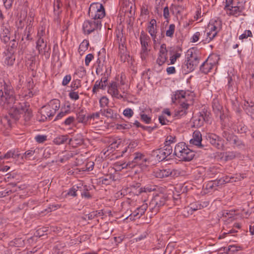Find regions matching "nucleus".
Returning a JSON list of instances; mask_svg holds the SVG:
<instances>
[{
  "label": "nucleus",
  "instance_id": "f257e3e1",
  "mask_svg": "<svg viewBox=\"0 0 254 254\" xmlns=\"http://www.w3.org/2000/svg\"><path fill=\"white\" fill-rule=\"evenodd\" d=\"M21 114H24L26 122L30 121L32 117V112L29 109V106L24 102H21L18 107L12 109L8 115L3 117L0 120V124L5 130H9L12 124L19 119Z\"/></svg>",
  "mask_w": 254,
  "mask_h": 254
},
{
  "label": "nucleus",
  "instance_id": "f03ea898",
  "mask_svg": "<svg viewBox=\"0 0 254 254\" xmlns=\"http://www.w3.org/2000/svg\"><path fill=\"white\" fill-rule=\"evenodd\" d=\"M128 86L123 80V76L121 75L120 83L112 82L108 87V93L111 95H122L127 94Z\"/></svg>",
  "mask_w": 254,
  "mask_h": 254
},
{
  "label": "nucleus",
  "instance_id": "7ed1b4c3",
  "mask_svg": "<svg viewBox=\"0 0 254 254\" xmlns=\"http://www.w3.org/2000/svg\"><path fill=\"white\" fill-rule=\"evenodd\" d=\"M222 137L226 141L232 145L234 147H237L240 149L246 148V144L236 135L232 131L230 130H224L222 133Z\"/></svg>",
  "mask_w": 254,
  "mask_h": 254
},
{
  "label": "nucleus",
  "instance_id": "20e7f679",
  "mask_svg": "<svg viewBox=\"0 0 254 254\" xmlns=\"http://www.w3.org/2000/svg\"><path fill=\"white\" fill-rule=\"evenodd\" d=\"M167 198L166 194L164 193H160L154 196L149 206V209L152 213V215H155L157 213L160 208L165 205Z\"/></svg>",
  "mask_w": 254,
  "mask_h": 254
},
{
  "label": "nucleus",
  "instance_id": "39448f33",
  "mask_svg": "<svg viewBox=\"0 0 254 254\" xmlns=\"http://www.w3.org/2000/svg\"><path fill=\"white\" fill-rule=\"evenodd\" d=\"M88 15L90 18L99 20L103 18L106 15L105 9L102 4L99 2L92 3L89 8Z\"/></svg>",
  "mask_w": 254,
  "mask_h": 254
},
{
  "label": "nucleus",
  "instance_id": "423d86ee",
  "mask_svg": "<svg viewBox=\"0 0 254 254\" xmlns=\"http://www.w3.org/2000/svg\"><path fill=\"white\" fill-rule=\"evenodd\" d=\"M101 26V21L91 18L90 20H85L84 22L82 28L84 33L89 35L94 31L100 29Z\"/></svg>",
  "mask_w": 254,
  "mask_h": 254
},
{
  "label": "nucleus",
  "instance_id": "0eeeda50",
  "mask_svg": "<svg viewBox=\"0 0 254 254\" xmlns=\"http://www.w3.org/2000/svg\"><path fill=\"white\" fill-rule=\"evenodd\" d=\"M15 97V96H0V105L3 108L9 110L8 113L12 109L18 107L21 103Z\"/></svg>",
  "mask_w": 254,
  "mask_h": 254
},
{
  "label": "nucleus",
  "instance_id": "6e6552de",
  "mask_svg": "<svg viewBox=\"0 0 254 254\" xmlns=\"http://www.w3.org/2000/svg\"><path fill=\"white\" fill-rule=\"evenodd\" d=\"M206 139L214 147L220 150H224L225 148L224 139L215 133H207Z\"/></svg>",
  "mask_w": 254,
  "mask_h": 254
},
{
  "label": "nucleus",
  "instance_id": "1a4fd4ad",
  "mask_svg": "<svg viewBox=\"0 0 254 254\" xmlns=\"http://www.w3.org/2000/svg\"><path fill=\"white\" fill-rule=\"evenodd\" d=\"M154 173L156 177L163 178L168 177H178L181 174V171L178 169L167 167L162 169L157 170L154 172Z\"/></svg>",
  "mask_w": 254,
  "mask_h": 254
},
{
  "label": "nucleus",
  "instance_id": "9d476101",
  "mask_svg": "<svg viewBox=\"0 0 254 254\" xmlns=\"http://www.w3.org/2000/svg\"><path fill=\"white\" fill-rule=\"evenodd\" d=\"M217 57L215 55L209 56L200 67V71L204 74H207L216 66Z\"/></svg>",
  "mask_w": 254,
  "mask_h": 254
},
{
  "label": "nucleus",
  "instance_id": "9b49d317",
  "mask_svg": "<svg viewBox=\"0 0 254 254\" xmlns=\"http://www.w3.org/2000/svg\"><path fill=\"white\" fill-rule=\"evenodd\" d=\"M36 49L38 50L39 54L45 56L46 58L50 57L51 48L47 46V42L44 39L37 40Z\"/></svg>",
  "mask_w": 254,
  "mask_h": 254
},
{
  "label": "nucleus",
  "instance_id": "f8f14e48",
  "mask_svg": "<svg viewBox=\"0 0 254 254\" xmlns=\"http://www.w3.org/2000/svg\"><path fill=\"white\" fill-rule=\"evenodd\" d=\"M202 135L200 131L195 130L193 132L192 138L190 141V144L197 146L198 148H202L204 150L207 149L208 147L207 145L202 143Z\"/></svg>",
  "mask_w": 254,
  "mask_h": 254
},
{
  "label": "nucleus",
  "instance_id": "ddd939ff",
  "mask_svg": "<svg viewBox=\"0 0 254 254\" xmlns=\"http://www.w3.org/2000/svg\"><path fill=\"white\" fill-rule=\"evenodd\" d=\"M146 159L144 158V155L140 153L136 152L133 154V159L131 162H128L125 166L123 164L122 168H133L137 165H141L143 162L146 161Z\"/></svg>",
  "mask_w": 254,
  "mask_h": 254
},
{
  "label": "nucleus",
  "instance_id": "4468645a",
  "mask_svg": "<svg viewBox=\"0 0 254 254\" xmlns=\"http://www.w3.org/2000/svg\"><path fill=\"white\" fill-rule=\"evenodd\" d=\"M168 50L166 48V45L162 44L160 46L158 58L156 60V63L159 66H161L164 64L167 60Z\"/></svg>",
  "mask_w": 254,
  "mask_h": 254
},
{
  "label": "nucleus",
  "instance_id": "2eb2a0df",
  "mask_svg": "<svg viewBox=\"0 0 254 254\" xmlns=\"http://www.w3.org/2000/svg\"><path fill=\"white\" fill-rule=\"evenodd\" d=\"M13 89L8 81L2 80L0 82V95H12Z\"/></svg>",
  "mask_w": 254,
  "mask_h": 254
},
{
  "label": "nucleus",
  "instance_id": "dca6fc26",
  "mask_svg": "<svg viewBox=\"0 0 254 254\" xmlns=\"http://www.w3.org/2000/svg\"><path fill=\"white\" fill-rule=\"evenodd\" d=\"M51 112L52 111L50 109V107H49L47 105L43 106L39 112L41 116L39 119V121L41 122H44L47 119H49V120H52L55 114H52Z\"/></svg>",
  "mask_w": 254,
  "mask_h": 254
},
{
  "label": "nucleus",
  "instance_id": "f3484780",
  "mask_svg": "<svg viewBox=\"0 0 254 254\" xmlns=\"http://www.w3.org/2000/svg\"><path fill=\"white\" fill-rule=\"evenodd\" d=\"M199 63V59L198 58H192L188 59L186 61V63L183 65V68L187 72L192 71L198 65Z\"/></svg>",
  "mask_w": 254,
  "mask_h": 254
},
{
  "label": "nucleus",
  "instance_id": "a211bd4d",
  "mask_svg": "<svg viewBox=\"0 0 254 254\" xmlns=\"http://www.w3.org/2000/svg\"><path fill=\"white\" fill-rule=\"evenodd\" d=\"M185 148L178 157L182 161H190L193 158L195 154L194 151L189 148L187 146Z\"/></svg>",
  "mask_w": 254,
  "mask_h": 254
},
{
  "label": "nucleus",
  "instance_id": "6ab92c4d",
  "mask_svg": "<svg viewBox=\"0 0 254 254\" xmlns=\"http://www.w3.org/2000/svg\"><path fill=\"white\" fill-rule=\"evenodd\" d=\"M237 4L234 6H232L229 9L226 10L227 14L238 17L243 12L244 7L242 5H239L240 2H237Z\"/></svg>",
  "mask_w": 254,
  "mask_h": 254
},
{
  "label": "nucleus",
  "instance_id": "aec40b11",
  "mask_svg": "<svg viewBox=\"0 0 254 254\" xmlns=\"http://www.w3.org/2000/svg\"><path fill=\"white\" fill-rule=\"evenodd\" d=\"M81 85L80 80L76 79L73 80L70 85V90H68L69 92L68 95H78L81 94L82 92H80L78 89L81 87Z\"/></svg>",
  "mask_w": 254,
  "mask_h": 254
},
{
  "label": "nucleus",
  "instance_id": "412c9836",
  "mask_svg": "<svg viewBox=\"0 0 254 254\" xmlns=\"http://www.w3.org/2000/svg\"><path fill=\"white\" fill-rule=\"evenodd\" d=\"M147 30L155 43L156 42L157 34V25L156 20L155 19H152L150 20L149 24L147 27Z\"/></svg>",
  "mask_w": 254,
  "mask_h": 254
},
{
  "label": "nucleus",
  "instance_id": "4be33fe9",
  "mask_svg": "<svg viewBox=\"0 0 254 254\" xmlns=\"http://www.w3.org/2000/svg\"><path fill=\"white\" fill-rule=\"evenodd\" d=\"M83 141L84 140L82 134L78 133L73 136L72 138L69 139L68 143L72 145V146L76 147L83 144Z\"/></svg>",
  "mask_w": 254,
  "mask_h": 254
},
{
  "label": "nucleus",
  "instance_id": "5701e85b",
  "mask_svg": "<svg viewBox=\"0 0 254 254\" xmlns=\"http://www.w3.org/2000/svg\"><path fill=\"white\" fill-rule=\"evenodd\" d=\"M151 155L155 157L156 160L159 162L164 160L167 157L162 147L153 150L151 153Z\"/></svg>",
  "mask_w": 254,
  "mask_h": 254
},
{
  "label": "nucleus",
  "instance_id": "b1692460",
  "mask_svg": "<svg viewBox=\"0 0 254 254\" xmlns=\"http://www.w3.org/2000/svg\"><path fill=\"white\" fill-rule=\"evenodd\" d=\"M147 208V204L146 203L143 204L140 207L137 208L130 216L131 217L133 215V216L136 218H139L145 213Z\"/></svg>",
  "mask_w": 254,
  "mask_h": 254
},
{
  "label": "nucleus",
  "instance_id": "393cba45",
  "mask_svg": "<svg viewBox=\"0 0 254 254\" xmlns=\"http://www.w3.org/2000/svg\"><path fill=\"white\" fill-rule=\"evenodd\" d=\"M228 80L227 94L229 95H234L237 91V88L236 87L235 82L233 81L232 77L229 76Z\"/></svg>",
  "mask_w": 254,
  "mask_h": 254
},
{
  "label": "nucleus",
  "instance_id": "a878e982",
  "mask_svg": "<svg viewBox=\"0 0 254 254\" xmlns=\"http://www.w3.org/2000/svg\"><path fill=\"white\" fill-rule=\"evenodd\" d=\"M33 30V25L32 20L30 19L29 24L26 26L24 36L22 38V40H23L25 38L27 40H32V38L31 37V33Z\"/></svg>",
  "mask_w": 254,
  "mask_h": 254
},
{
  "label": "nucleus",
  "instance_id": "bb28decb",
  "mask_svg": "<svg viewBox=\"0 0 254 254\" xmlns=\"http://www.w3.org/2000/svg\"><path fill=\"white\" fill-rule=\"evenodd\" d=\"M100 113L103 116L112 120L116 119L117 117V114L110 108L101 109Z\"/></svg>",
  "mask_w": 254,
  "mask_h": 254
},
{
  "label": "nucleus",
  "instance_id": "cd10ccee",
  "mask_svg": "<svg viewBox=\"0 0 254 254\" xmlns=\"http://www.w3.org/2000/svg\"><path fill=\"white\" fill-rule=\"evenodd\" d=\"M47 106L49 107H50V109L52 111V114H55L56 111L58 110L60 107V102L58 99H52Z\"/></svg>",
  "mask_w": 254,
  "mask_h": 254
},
{
  "label": "nucleus",
  "instance_id": "c85d7f7f",
  "mask_svg": "<svg viewBox=\"0 0 254 254\" xmlns=\"http://www.w3.org/2000/svg\"><path fill=\"white\" fill-rule=\"evenodd\" d=\"M140 41L141 46V49H148V42L150 41V38L148 36L145 34L143 32L141 33L140 36Z\"/></svg>",
  "mask_w": 254,
  "mask_h": 254
},
{
  "label": "nucleus",
  "instance_id": "c756f323",
  "mask_svg": "<svg viewBox=\"0 0 254 254\" xmlns=\"http://www.w3.org/2000/svg\"><path fill=\"white\" fill-rule=\"evenodd\" d=\"M212 106L213 110L216 115H218L222 111L223 107L220 104L217 98H215L213 99Z\"/></svg>",
  "mask_w": 254,
  "mask_h": 254
},
{
  "label": "nucleus",
  "instance_id": "7c9ffc66",
  "mask_svg": "<svg viewBox=\"0 0 254 254\" xmlns=\"http://www.w3.org/2000/svg\"><path fill=\"white\" fill-rule=\"evenodd\" d=\"M123 31V30H122V31L118 30L116 32V41L119 45H126V38L124 36Z\"/></svg>",
  "mask_w": 254,
  "mask_h": 254
},
{
  "label": "nucleus",
  "instance_id": "2f4dec72",
  "mask_svg": "<svg viewBox=\"0 0 254 254\" xmlns=\"http://www.w3.org/2000/svg\"><path fill=\"white\" fill-rule=\"evenodd\" d=\"M221 21H216L215 20L213 23H212V21L211 22H210L208 25V29L209 30V31H213V32H217V33L219 32V31L220 29V24Z\"/></svg>",
  "mask_w": 254,
  "mask_h": 254
},
{
  "label": "nucleus",
  "instance_id": "473e14b6",
  "mask_svg": "<svg viewBox=\"0 0 254 254\" xmlns=\"http://www.w3.org/2000/svg\"><path fill=\"white\" fill-rule=\"evenodd\" d=\"M77 120L79 123H82L84 124H89L88 115L86 116L83 111H81L77 114Z\"/></svg>",
  "mask_w": 254,
  "mask_h": 254
},
{
  "label": "nucleus",
  "instance_id": "72a5a7b5",
  "mask_svg": "<svg viewBox=\"0 0 254 254\" xmlns=\"http://www.w3.org/2000/svg\"><path fill=\"white\" fill-rule=\"evenodd\" d=\"M242 250V247L236 245H230L225 250L226 254H235L238 252Z\"/></svg>",
  "mask_w": 254,
  "mask_h": 254
},
{
  "label": "nucleus",
  "instance_id": "f704fd0d",
  "mask_svg": "<svg viewBox=\"0 0 254 254\" xmlns=\"http://www.w3.org/2000/svg\"><path fill=\"white\" fill-rule=\"evenodd\" d=\"M35 152V150L33 148H31L30 150L26 151L22 154L21 156V159L27 160H33L35 159V157H34Z\"/></svg>",
  "mask_w": 254,
  "mask_h": 254
},
{
  "label": "nucleus",
  "instance_id": "c9c22d12",
  "mask_svg": "<svg viewBox=\"0 0 254 254\" xmlns=\"http://www.w3.org/2000/svg\"><path fill=\"white\" fill-rule=\"evenodd\" d=\"M181 109L175 112V116H182L187 114V110L188 109L189 104L186 103H183L181 105Z\"/></svg>",
  "mask_w": 254,
  "mask_h": 254
},
{
  "label": "nucleus",
  "instance_id": "e433bc0d",
  "mask_svg": "<svg viewBox=\"0 0 254 254\" xmlns=\"http://www.w3.org/2000/svg\"><path fill=\"white\" fill-rule=\"evenodd\" d=\"M100 179V183H101L102 184L108 185L115 181V177L112 174H109L106 175L104 178H102Z\"/></svg>",
  "mask_w": 254,
  "mask_h": 254
},
{
  "label": "nucleus",
  "instance_id": "4c0bfd02",
  "mask_svg": "<svg viewBox=\"0 0 254 254\" xmlns=\"http://www.w3.org/2000/svg\"><path fill=\"white\" fill-rule=\"evenodd\" d=\"M207 202H203L202 204L199 203L198 202H195L194 203H191L190 204V205L189 206L190 210H191V211H196L197 210L201 209L203 208L204 207H206L207 206L206 205Z\"/></svg>",
  "mask_w": 254,
  "mask_h": 254
},
{
  "label": "nucleus",
  "instance_id": "58836bf2",
  "mask_svg": "<svg viewBox=\"0 0 254 254\" xmlns=\"http://www.w3.org/2000/svg\"><path fill=\"white\" fill-rule=\"evenodd\" d=\"M186 146L187 145L184 142H180L178 143L175 147L174 153V155L178 157L183 149L186 148L185 147H186Z\"/></svg>",
  "mask_w": 254,
  "mask_h": 254
},
{
  "label": "nucleus",
  "instance_id": "ea45409f",
  "mask_svg": "<svg viewBox=\"0 0 254 254\" xmlns=\"http://www.w3.org/2000/svg\"><path fill=\"white\" fill-rule=\"evenodd\" d=\"M68 140V135H59L54 140V142L58 145L64 144Z\"/></svg>",
  "mask_w": 254,
  "mask_h": 254
},
{
  "label": "nucleus",
  "instance_id": "a19ab883",
  "mask_svg": "<svg viewBox=\"0 0 254 254\" xmlns=\"http://www.w3.org/2000/svg\"><path fill=\"white\" fill-rule=\"evenodd\" d=\"M127 48L126 47V45H119V56L120 57V58L122 61L126 60V55H127Z\"/></svg>",
  "mask_w": 254,
  "mask_h": 254
},
{
  "label": "nucleus",
  "instance_id": "79ce46f5",
  "mask_svg": "<svg viewBox=\"0 0 254 254\" xmlns=\"http://www.w3.org/2000/svg\"><path fill=\"white\" fill-rule=\"evenodd\" d=\"M62 6V3L60 0H55L54 4V12L55 15L59 16L62 12L60 10Z\"/></svg>",
  "mask_w": 254,
  "mask_h": 254
},
{
  "label": "nucleus",
  "instance_id": "37998d69",
  "mask_svg": "<svg viewBox=\"0 0 254 254\" xmlns=\"http://www.w3.org/2000/svg\"><path fill=\"white\" fill-rule=\"evenodd\" d=\"M175 25L171 24L169 26L168 29L166 31V36L170 38H172L175 31Z\"/></svg>",
  "mask_w": 254,
  "mask_h": 254
},
{
  "label": "nucleus",
  "instance_id": "c03bdc74",
  "mask_svg": "<svg viewBox=\"0 0 254 254\" xmlns=\"http://www.w3.org/2000/svg\"><path fill=\"white\" fill-rule=\"evenodd\" d=\"M106 86V84L103 83V81H96L93 88V92L94 94L96 93V91L99 89H104V88Z\"/></svg>",
  "mask_w": 254,
  "mask_h": 254
},
{
  "label": "nucleus",
  "instance_id": "a18cd8bd",
  "mask_svg": "<svg viewBox=\"0 0 254 254\" xmlns=\"http://www.w3.org/2000/svg\"><path fill=\"white\" fill-rule=\"evenodd\" d=\"M103 214L104 213L102 210H100L99 211H95L88 214L86 215V217H87L89 220H92L96 217H97L98 216H103Z\"/></svg>",
  "mask_w": 254,
  "mask_h": 254
},
{
  "label": "nucleus",
  "instance_id": "49530a36",
  "mask_svg": "<svg viewBox=\"0 0 254 254\" xmlns=\"http://www.w3.org/2000/svg\"><path fill=\"white\" fill-rule=\"evenodd\" d=\"M199 113L200 117L203 118L205 122H209L210 113L206 109H203Z\"/></svg>",
  "mask_w": 254,
  "mask_h": 254
},
{
  "label": "nucleus",
  "instance_id": "de8ad7c7",
  "mask_svg": "<svg viewBox=\"0 0 254 254\" xmlns=\"http://www.w3.org/2000/svg\"><path fill=\"white\" fill-rule=\"evenodd\" d=\"M89 43L88 40H84L80 44L79 47V52H84L87 50Z\"/></svg>",
  "mask_w": 254,
  "mask_h": 254
},
{
  "label": "nucleus",
  "instance_id": "09e8293b",
  "mask_svg": "<svg viewBox=\"0 0 254 254\" xmlns=\"http://www.w3.org/2000/svg\"><path fill=\"white\" fill-rule=\"evenodd\" d=\"M162 148L167 157L171 154L173 152V148L169 143L165 144Z\"/></svg>",
  "mask_w": 254,
  "mask_h": 254
},
{
  "label": "nucleus",
  "instance_id": "8fccbe9b",
  "mask_svg": "<svg viewBox=\"0 0 254 254\" xmlns=\"http://www.w3.org/2000/svg\"><path fill=\"white\" fill-rule=\"evenodd\" d=\"M19 156V154H16L14 152L8 151L3 156H0V158L1 159L3 158L8 159L11 157L13 158H16L18 157Z\"/></svg>",
  "mask_w": 254,
  "mask_h": 254
},
{
  "label": "nucleus",
  "instance_id": "3c124183",
  "mask_svg": "<svg viewBox=\"0 0 254 254\" xmlns=\"http://www.w3.org/2000/svg\"><path fill=\"white\" fill-rule=\"evenodd\" d=\"M217 32L209 31L207 33V37L205 40V42L209 43L212 40L214 37L217 35Z\"/></svg>",
  "mask_w": 254,
  "mask_h": 254
},
{
  "label": "nucleus",
  "instance_id": "603ef678",
  "mask_svg": "<svg viewBox=\"0 0 254 254\" xmlns=\"http://www.w3.org/2000/svg\"><path fill=\"white\" fill-rule=\"evenodd\" d=\"M100 104L101 108H104L105 107H108L109 99L107 96H102L100 99Z\"/></svg>",
  "mask_w": 254,
  "mask_h": 254
},
{
  "label": "nucleus",
  "instance_id": "864d4df0",
  "mask_svg": "<svg viewBox=\"0 0 254 254\" xmlns=\"http://www.w3.org/2000/svg\"><path fill=\"white\" fill-rule=\"evenodd\" d=\"M97 64H98L97 67L96 68V73L97 74H102V72L103 70V64H101V60L100 58H98L97 60Z\"/></svg>",
  "mask_w": 254,
  "mask_h": 254
},
{
  "label": "nucleus",
  "instance_id": "5fc2aeb1",
  "mask_svg": "<svg viewBox=\"0 0 254 254\" xmlns=\"http://www.w3.org/2000/svg\"><path fill=\"white\" fill-rule=\"evenodd\" d=\"M112 232V230H109V229H105V231L103 232L101 234L102 238L105 240L108 239L110 238Z\"/></svg>",
  "mask_w": 254,
  "mask_h": 254
},
{
  "label": "nucleus",
  "instance_id": "6e6d98bb",
  "mask_svg": "<svg viewBox=\"0 0 254 254\" xmlns=\"http://www.w3.org/2000/svg\"><path fill=\"white\" fill-rule=\"evenodd\" d=\"M249 37H252V33L250 30H246L243 34H241L239 36V39L243 40L244 39L247 38Z\"/></svg>",
  "mask_w": 254,
  "mask_h": 254
},
{
  "label": "nucleus",
  "instance_id": "4d7b16f0",
  "mask_svg": "<svg viewBox=\"0 0 254 254\" xmlns=\"http://www.w3.org/2000/svg\"><path fill=\"white\" fill-rule=\"evenodd\" d=\"M101 114L100 111L99 112H97L95 113H93L92 115H88V119L89 121V124H90L92 121H94L95 119H99L100 117V114Z\"/></svg>",
  "mask_w": 254,
  "mask_h": 254
},
{
  "label": "nucleus",
  "instance_id": "13d9d810",
  "mask_svg": "<svg viewBox=\"0 0 254 254\" xmlns=\"http://www.w3.org/2000/svg\"><path fill=\"white\" fill-rule=\"evenodd\" d=\"M163 16L166 19L167 23H169V19L170 17L169 10L168 6H166L164 8L163 10Z\"/></svg>",
  "mask_w": 254,
  "mask_h": 254
},
{
  "label": "nucleus",
  "instance_id": "bf43d9fd",
  "mask_svg": "<svg viewBox=\"0 0 254 254\" xmlns=\"http://www.w3.org/2000/svg\"><path fill=\"white\" fill-rule=\"evenodd\" d=\"M4 7L6 9H9L11 8L14 0H3Z\"/></svg>",
  "mask_w": 254,
  "mask_h": 254
},
{
  "label": "nucleus",
  "instance_id": "052dcab7",
  "mask_svg": "<svg viewBox=\"0 0 254 254\" xmlns=\"http://www.w3.org/2000/svg\"><path fill=\"white\" fill-rule=\"evenodd\" d=\"M226 4L224 8V10L226 11L228 9H229L232 6L235 5L236 4L234 1V0H226Z\"/></svg>",
  "mask_w": 254,
  "mask_h": 254
},
{
  "label": "nucleus",
  "instance_id": "680f3d73",
  "mask_svg": "<svg viewBox=\"0 0 254 254\" xmlns=\"http://www.w3.org/2000/svg\"><path fill=\"white\" fill-rule=\"evenodd\" d=\"M124 115L127 118H130L133 114V111L130 108L126 109L123 112Z\"/></svg>",
  "mask_w": 254,
  "mask_h": 254
},
{
  "label": "nucleus",
  "instance_id": "e2e57ef3",
  "mask_svg": "<svg viewBox=\"0 0 254 254\" xmlns=\"http://www.w3.org/2000/svg\"><path fill=\"white\" fill-rule=\"evenodd\" d=\"M122 141L121 139H116L114 140L110 144V146L112 148L116 149L118 148L120 145Z\"/></svg>",
  "mask_w": 254,
  "mask_h": 254
},
{
  "label": "nucleus",
  "instance_id": "0e129e2a",
  "mask_svg": "<svg viewBox=\"0 0 254 254\" xmlns=\"http://www.w3.org/2000/svg\"><path fill=\"white\" fill-rule=\"evenodd\" d=\"M36 141L38 143H43L47 139V136L44 135H38L35 138Z\"/></svg>",
  "mask_w": 254,
  "mask_h": 254
},
{
  "label": "nucleus",
  "instance_id": "69168bd1",
  "mask_svg": "<svg viewBox=\"0 0 254 254\" xmlns=\"http://www.w3.org/2000/svg\"><path fill=\"white\" fill-rule=\"evenodd\" d=\"M149 51V50L141 49V50L140 52V57L142 60H145L146 59V58L148 55Z\"/></svg>",
  "mask_w": 254,
  "mask_h": 254
},
{
  "label": "nucleus",
  "instance_id": "338daca9",
  "mask_svg": "<svg viewBox=\"0 0 254 254\" xmlns=\"http://www.w3.org/2000/svg\"><path fill=\"white\" fill-rule=\"evenodd\" d=\"M159 121L162 125H168L169 122V121L163 115L159 117Z\"/></svg>",
  "mask_w": 254,
  "mask_h": 254
},
{
  "label": "nucleus",
  "instance_id": "774afa93",
  "mask_svg": "<svg viewBox=\"0 0 254 254\" xmlns=\"http://www.w3.org/2000/svg\"><path fill=\"white\" fill-rule=\"evenodd\" d=\"M94 56L92 54H89L86 55L85 59V64L86 66H88L90 62L93 59Z\"/></svg>",
  "mask_w": 254,
  "mask_h": 254
}]
</instances>
